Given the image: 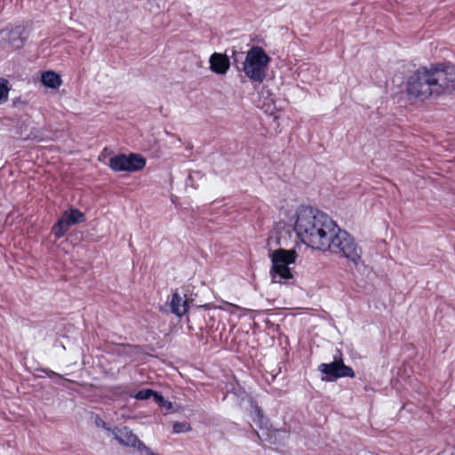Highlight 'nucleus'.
I'll list each match as a JSON object with an SVG mask.
<instances>
[{
    "mask_svg": "<svg viewBox=\"0 0 455 455\" xmlns=\"http://www.w3.org/2000/svg\"><path fill=\"white\" fill-rule=\"evenodd\" d=\"M28 37V33L22 26H16L8 32V43L14 49H20L23 46L25 40Z\"/></svg>",
    "mask_w": 455,
    "mask_h": 455,
    "instance_id": "13",
    "label": "nucleus"
},
{
    "mask_svg": "<svg viewBox=\"0 0 455 455\" xmlns=\"http://www.w3.org/2000/svg\"><path fill=\"white\" fill-rule=\"evenodd\" d=\"M433 81L434 77H432L430 68H419L407 78L408 95L423 100L432 96L435 97Z\"/></svg>",
    "mask_w": 455,
    "mask_h": 455,
    "instance_id": "4",
    "label": "nucleus"
},
{
    "mask_svg": "<svg viewBox=\"0 0 455 455\" xmlns=\"http://www.w3.org/2000/svg\"><path fill=\"white\" fill-rule=\"evenodd\" d=\"M209 62L210 69L218 75H225L230 67L229 59L222 53L214 52L211 55Z\"/></svg>",
    "mask_w": 455,
    "mask_h": 455,
    "instance_id": "11",
    "label": "nucleus"
},
{
    "mask_svg": "<svg viewBox=\"0 0 455 455\" xmlns=\"http://www.w3.org/2000/svg\"><path fill=\"white\" fill-rule=\"evenodd\" d=\"M146 165V158L140 154H119L110 157L108 166L114 172H135L142 170Z\"/></svg>",
    "mask_w": 455,
    "mask_h": 455,
    "instance_id": "8",
    "label": "nucleus"
},
{
    "mask_svg": "<svg viewBox=\"0 0 455 455\" xmlns=\"http://www.w3.org/2000/svg\"><path fill=\"white\" fill-rule=\"evenodd\" d=\"M253 408H254V413L258 419L259 425L260 427H262L264 421H267L266 419L264 418L263 411L257 404H255L253 406Z\"/></svg>",
    "mask_w": 455,
    "mask_h": 455,
    "instance_id": "18",
    "label": "nucleus"
},
{
    "mask_svg": "<svg viewBox=\"0 0 455 455\" xmlns=\"http://www.w3.org/2000/svg\"><path fill=\"white\" fill-rule=\"evenodd\" d=\"M191 429V427L187 422H175L172 426V432L175 434L187 432Z\"/></svg>",
    "mask_w": 455,
    "mask_h": 455,
    "instance_id": "17",
    "label": "nucleus"
},
{
    "mask_svg": "<svg viewBox=\"0 0 455 455\" xmlns=\"http://www.w3.org/2000/svg\"><path fill=\"white\" fill-rule=\"evenodd\" d=\"M43 372H44L49 378H53V377L61 378V376L59 373H57L50 369H44Z\"/></svg>",
    "mask_w": 455,
    "mask_h": 455,
    "instance_id": "21",
    "label": "nucleus"
},
{
    "mask_svg": "<svg viewBox=\"0 0 455 455\" xmlns=\"http://www.w3.org/2000/svg\"><path fill=\"white\" fill-rule=\"evenodd\" d=\"M95 424H96L97 427H102V428H104V429H106V430H108V431L112 433V429L113 428L108 427L107 426V423L102 419H100L99 416H97L96 419H95Z\"/></svg>",
    "mask_w": 455,
    "mask_h": 455,
    "instance_id": "19",
    "label": "nucleus"
},
{
    "mask_svg": "<svg viewBox=\"0 0 455 455\" xmlns=\"http://www.w3.org/2000/svg\"><path fill=\"white\" fill-rule=\"evenodd\" d=\"M41 82L44 86L52 89L59 88L62 83L60 76L54 71L43 72Z\"/></svg>",
    "mask_w": 455,
    "mask_h": 455,
    "instance_id": "14",
    "label": "nucleus"
},
{
    "mask_svg": "<svg viewBox=\"0 0 455 455\" xmlns=\"http://www.w3.org/2000/svg\"><path fill=\"white\" fill-rule=\"evenodd\" d=\"M297 256L295 250L278 249L271 253L272 268L270 275L272 283H281L283 279L293 278L290 265L295 262Z\"/></svg>",
    "mask_w": 455,
    "mask_h": 455,
    "instance_id": "5",
    "label": "nucleus"
},
{
    "mask_svg": "<svg viewBox=\"0 0 455 455\" xmlns=\"http://www.w3.org/2000/svg\"><path fill=\"white\" fill-rule=\"evenodd\" d=\"M112 435L114 438L122 445L133 447L137 450L139 448H145V443L139 439V437L133 434L131 428L128 427H114L112 429Z\"/></svg>",
    "mask_w": 455,
    "mask_h": 455,
    "instance_id": "10",
    "label": "nucleus"
},
{
    "mask_svg": "<svg viewBox=\"0 0 455 455\" xmlns=\"http://www.w3.org/2000/svg\"><path fill=\"white\" fill-rule=\"evenodd\" d=\"M330 235L326 238V244L322 246L320 251L339 254L357 265L362 258V250L354 237L346 230L340 229L338 225L336 231H331Z\"/></svg>",
    "mask_w": 455,
    "mask_h": 455,
    "instance_id": "2",
    "label": "nucleus"
},
{
    "mask_svg": "<svg viewBox=\"0 0 455 455\" xmlns=\"http://www.w3.org/2000/svg\"><path fill=\"white\" fill-rule=\"evenodd\" d=\"M270 58L259 46H252L247 52L242 69L251 81L262 83L266 78V71Z\"/></svg>",
    "mask_w": 455,
    "mask_h": 455,
    "instance_id": "3",
    "label": "nucleus"
},
{
    "mask_svg": "<svg viewBox=\"0 0 455 455\" xmlns=\"http://www.w3.org/2000/svg\"><path fill=\"white\" fill-rule=\"evenodd\" d=\"M169 305L171 312L179 317L184 315L188 310V302L186 295L181 296L177 291L172 293Z\"/></svg>",
    "mask_w": 455,
    "mask_h": 455,
    "instance_id": "12",
    "label": "nucleus"
},
{
    "mask_svg": "<svg viewBox=\"0 0 455 455\" xmlns=\"http://www.w3.org/2000/svg\"><path fill=\"white\" fill-rule=\"evenodd\" d=\"M337 354L333 356L331 363H323L318 365V371L325 375L322 377V380L334 381L340 378L355 377L354 370L350 366L344 364L341 352L337 350Z\"/></svg>",
    "mask_w": 455,
    "mask_h": 455,
    "instance_id": "7",
    "label": "nucleus"
},
{
    "mask_svg": "<svg viewBox=\"0 0 455 455\" xmlns=\"http://www.w3.org/2000/svg\"><path fill=\"white\" fill-rule=\"evenodd\" d=\"M431 75L434 77L435 97L451 93L455 90V69L444 63H437L430 66Z\"/></svg>",
    "mask_w": 455,
    "mask_h": 455,
    "instance_id": "6",
    "label": "nucleus"
},
{
    "mask_svg": "<svg viewBox=\"0 0 455 455\" xmlns=\"http://www.w3.org/2000/svg\"><path fill=\"white\" fill-rule=\"evenodd\" d=\"M337 224L323 212L311 206H300L297 210L294 230L307 246L320 250L326 244V238L336 231Z\"/></svg>",
    "mask_w": 455,
    "mask_h": 455,
    "instance_id": "1",
    "label": "nucleus"
},
{
    "mask_svg": "<svg viewBox=\"0 0 455 455\" xmlns=\"http://www.w3.org/2000/svg\"><path fill=\"white\" fill-rule=\"evenodd\" d=\"M192 181H193L192 175H191V174H189V175H188V179L186 180V185H187V186H193Z\"/></svg>",
    "mask_w": 455,
    "mask_h": 455,
    "instance_id": "22",
    "label": "nucleus"
},
{
    "mask_svg": "<svg viewBox=\"0 0 455 455\" xmlns=\"http://www.w3.org/2000/svg\"><path fill=\"white\" fill-rule=\"evenodd\" d=\"M8 81L4 78H0V103L6 101L8 99Z\"/></svg>",
    "mask_w": 455,
    "mask_h": 455,
    "instance_id": "16",
    "label": "nucleus"
},
{
    "mask_svg": "<svg viewBox=\"0 0 455 455\" xmlns=\"http://www.w3.org/2000/svg\"><path fill=\"white\" fill-rule=\"evenodd\" d=\"M156 403H158L161 407L165 408L166 410H171L172 408V403L167 400H165L162 396V401H155Z\"/></svg>",
    "mask_w": 455,
    "mask_h": 455,
    "instance_id": "20",
    "label": "nucleus"
},
{
    "mask_svg": "<svg viewBox=\"0 0 455 455\" xmlns=\"http://www.w3.org/2000/svg\"><path fill=\"white\" fill-rule=\"evenodd\" d=\"M85 221L84 214L78 209L70 208L62 212L58 221L52 226V233L56 238L63 237L73 225Z\"/></svg>",
    "mask_w": 455,
    "mask_h": 455,
    "instance_id": "9",
    "label": "nucleus"
},
{
    "mask_svg": "<svg viewBox=\"0 0 455 455\" xmlns=\"http://www.w3.org/2000/svg\"><path fill=\"white\" fill-rule=\"evenodd\" d=\"M133 397L137 400H148L153 397L155 401H162V395L149 388L140 390Z\"/></svg>",
    "mask_w": 455,
    "mask_h": 455,
    "instance_id": "15",
    "label": "nucleus"
}]
</instances>
